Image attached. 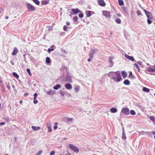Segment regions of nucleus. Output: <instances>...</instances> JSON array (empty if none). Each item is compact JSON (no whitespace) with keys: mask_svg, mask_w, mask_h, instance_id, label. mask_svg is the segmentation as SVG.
Listing matches in <instances>:
<instances>
[{"mask_svg":"<svg viewBox=\"0 0 155 155\" xmlns=\"http://www.w3.org/2000/svg\"><path fill=\"white\" fill-rule=\"evenodd\" d=\"M112 79L116 82H119L122 80L120 73L119 71L112 73Z\"/></svg>","mask_w":155,"mask_h":155,"instance_id":"1","label":"nucleus"},{"mask_svg":"<svg viewBox=\"0 0 155 155\" xmlns=\"http://www.w3.org/2000/svg\"><path fill=\"white\" fill-rule=\"evenodd\" d=\"M26 6L29 11L33 12L35 10V7L30 3H27L26 4Z\"/></svg>","mask_w":155,"mask_h":155,"instance_id":"2","label":"nucleus"},{"mask_svg":"<svg viewBox=\"0 0 155 155\" xmlns=\"http://www.w3.org/2000/svg\"><path fill=\"white\" fill-rule=\"evenodd\" d=\"M69 147L71 150L75 153H78L79 151V149L72 144H69Z\"/></svg>","mask_w":155,"mask_h":155,"instance_id":"3","label":"nucleus"},{"mask_svg":"<svg viewBox=\"0 0 155 155\" xmlns=\"http://www.w3.org/2000/svg\"><path fill=\"white\" fill-rule=\"evenodd\" d=\"M103 15L106 18H110L111 17L110 12L107 11H103L102 12Z\"/></svg>","mask_w":155,"mask_h":155,"instance_id":"4","label":"nucleus"},{"mask_svg":"<svg viewBox=\"0 0 155 155\" xmlns=\"http://www.w3.org/2000/svg\"><path fill=\"white\" fill-rule=\"evenodd\" d=\"M121 111L123 114L126 115H127L130 114L129 109L127 108H123Z\"/></svg>","mask_w":155,"mask_h":155,"instance_id":"5","label":"nucleus"},{"mask_svg":"<svg viewBox=\"0 0 155 155\" xmlns=\"http://www.w3.org/2000/svg\"><path fill=\"white\" fill-rule=\"evenodd\" d=\"M144 12L147 15V17L148 18L152 19L153 18L151 12L147 11L146 10H144Z\"/></svg>","mask_w":155,"mask_h":155,"instance_id":"6","label":"nucleus"},{"mask_svg":"<svg viewBox=\"0 0 155 155\" xmlns=\"http://www.w3.org/2000/svg\"><path fill=\"white\" fill-rule=\"evenodd\" d=\"M97 1L98 4L101 6H104L106 5L104 0H97Z\"/></svg>","mask_w":155,"mask_h":155,"instance_id":"7","label":"nucleus"},{"mask_svg":"<svg viewBox=\"0 0 155 155\" xmlns=\"http://www.w3.org/2000/svg\"><path fill=\"white\" fill-rule=\"evenodd\" d=\"M125 57L126 58L128 59L133 61H135V59L133 57L130 56L127 54H125Z\"/></svg>","mask_w":155,"mask_h":155,"instance_id":"8","label":"nucleus"},{"mask_svg":"<svg viewBox=\"0 0 155 155\" xmlns=\"http://www.w3.org/2000/svg\"><path fill=\"white\" fill-rule=\"evenodd\" d=\"M18 51V49L16 47H14L13 48V50L12 53V54L13 55H15L17 54Z\"/></svg>","mask_w":155,"mask_h":155,"instance_id":"9","label":"nucleus"},{"mask_svg":"<svg viewBox=\"0 0 155 155\" xmlns=\"http://www.w3.org/2000/svg\"><path fill=\"white\" fill-rule=\"evenodd\" d=\"M47 94L48 95H52L56 93L55 91L54 90H51L47 92Z\"/></svg>","mask_w":155,"mask_h":155,"instance_id":"10","label":"nucleus"},{"mask_svg":"<svg viewBox=\"0 0 155 155\" xmlns=\"http://www.w3.org/2000/svg\"><path fill=\"white\" fill-rule=\"evenodd\" d=\"M71 11L74 14H77L80 11L78 8H72L71 9Z\"/></svg>","mask_w":155,"mask_h":155,"instance_id":"11","label":"nucleus"},{"mask_svg":"<svg viewBox=\"0 0 155 155\" xmlns=\"http://www.w3.org/2000/svg\"><path fill=\"white\" fill-rule=\"evenodd\" d=\"M66 88L68 90H70L72 88V87L71 84H66L65 85Z\"/></svg>","mask_w":155,"mask_h":155,"instance_id":"12","label":"nucleus"},{"mask_svg":"<svg viewBox=\"0 0 155 155\" xmlns=\"http://www.w3.org/2000/svg\"><path fill=\"white\" fill-rule=\"evenodd\" d=\"M147 70L149 72H155V69L152 68L151 67H149L147 68Z\"/></svg>","mask_w":155,"mask_h":155,"instance_id":"13","label":"nucleus"},{"mask_svg":"<svg viewBox=\"0 0 155 155\" xmlns=\"http://www.w3.org/2000/svg\"><path fill=\"white\" fill-rule=\"evenodd\" d=\"M31 128L35 131L36 130H39L41 129V127H35L34 126H32Z\"/></svg>","mask_w":155,"mask_h":155,"instance_id":"14","label":"nucleus"},{"mask_svg":"<svg viewBox=\"0 0 155 155\" xmlns=\"http://www.w3.org/2000/svg\"><path fill=\"white\" fill-rule=\"evenodd\" d=\"M61 87V86L60 84H58L56 85L53 87V88L55 90H57L58 89H59Z\"/></svg>","mask_w":155,"mask_h":155,"instance_id":"15","label":"nucleus"},{"mask_svg":"<svg viewBox=\"0 0 155 155\" xmlns=\"http://www.w3.org/2000/svg\"><path fill=\"white\" fill-rule=\"evenodd\" d=\"M110 111L112 113H116L117 111V110L116 108H112L110 109Z\"/></svg>","mask_w":155,"mask_h":155,"instance_id":"16","label":"nucleus"},{"mask_svg":"<svg viewBox=\"0 0 155 155\" xmlns=\"http://www.w3.org/2000/svg\"><path fill=\"white\" fill-rule=\"evenodd\" d=\"M121 74L123 77L124 78H126L127 76V74L124 71H122Z\"/></svg>","mask_w":155,"mask_h":155,"instance_id":"17","label":"nucleus"},{"mask_svg":"<svg viewBox=\"0 0 155 155\" xmlns=\"http://www.w3.org/2000/svg\"><path fill=\"white\" fill-rule=\"evenodd\" d=\"M97 51L98 50L97 49H91L90 50V53L91 54H93L95 53L96 51Z\"/></svg>","mask_w":155,"mask_h":155,"instance_id":"18","label":"nucleus"},{"mask_svg":"<svg viewBox=\"0 0 155 155\" xmlns=\"http://www.w3.org/2000/svg\"><path fill=\"white\" fill-rule=\"evenodd\" d=\"M12 75L17 79H18L19 78L18 75L15 72H13L12 73Z\"/></svg>","mask_w":155,"mask_h":155,"instance_id":"19","label":"nucleus"},{"mask_svg":"<svg viewBox=\"0 0 155 155\" xmlns=\"http://www.w3.org/2000/svg\"><path fill=\"white\" fill-rule=\"evenodd\" d=\"M124 84L125 85H129L130 84V82L128 80L126 79L124 81Z\"/></svg>","mask_w":155,"mask_h":155,"instance_id":"20","label":"nucleus"},{"mask_svg":"<svg viewBox=\"0 0 155 155\" xmlns=\"http://www.w3.org/2000/svg\"><path fill=\"white\" fill-rule=\"evenodd\" d=\"M86 14L87 16L89 17L91 15V12L90 11H87L86 12Z\"/></svg>","mask_w":155,"mask_h":155,"instance_id":"21","label":"nucleus"},{"mask_svg":"<svg viewBox=\"0 0 155 155\" xmlns=\"http://www.w3.org/2000/svg\"><path fill=\"white\" fill-rule=\"evenodd\" d=\"M143 91L146 92H150L149 89L146 87H143Z\"/></svg>","mask_w":155,"mask_h":155,"instance_id":"22","label":"nucleus"},{"mask_svg":"<svg viewBox=\"0 0 155 155\" xmlns=\"http://www.w3.org/2000/svg\"><path fill=\"white\" fill-rule=\"evenodd\" d=\"M134 66L138 70V72L140 71V68L137 64H134Z\"/></svg>","mask_w":155,"mask_h":155,"instance_id":"23","label":"nucleus"},{"mask_svg":"<svg viewBox=\"0 0 155 155\" xmlns=\"http://www.w3.org/2000/svg\"><path fill=\"white\" fill-rule=\"evenodd\" d=\"M80 88V86L78 85H76L75 87L74 90L76 92H78L79 91Z\"/></svg>","mask_w":155,"mask_h":155,"instance_id":"24","label":"nucleus"},{"mask_svg":"<svg viewBox=\"0 0 155 155\" xmlns=\"http://www.w3.org/2000/svg\"><path fill=\"white\" fill-rule=\"evenodd\" d=\"M118 2L120 5L121 6L124 5V2L122 0H118Z\"/></svg>","mask_w":155,"mask_h":155,"instance_id":"25","label":"nucleus"},{"mask_svg":"<svg viewBox=\"0 0 155 155\" xmlns=\"http://www.w3.org/2000/svg\"><path fill=\"white\" fill-rule=\"evenodd\" d=\"M46 62L47 64H48L50 62V59L48 57H47L46 59Z\"/></svg>","mask_w":155,"mask_h":155,"instance_id":"26","label":"nucleus"},{"mask_svg":"<svg viewBox=\"0 0 155 155\" xmlns=\"http://www.w3.org/2000/svg\"><path fill=\"white\" fill-rule=\"evenodd\" d=\"M53 48H54V46H51V48H49L48 49V52H50L51 51H54V49H53Z\"/></svg>","mask_w":155,"mask_h":155,"instance_id":"27","label":"nucleus"},{"mask_svg":"<svg viewBox=\"0 0 155 155\" xmlns=\"http://www.w3.org/2000/svg\"><path fill=\"white\" fill-rule=\"evenodd\" d=\"M115 21L118 24H120L121 23V21L119 18H116L115 20Z\"/></svg>","mask_w":155,"mask_h":155,"instance_id":"28","label":"nucleus"},{"mask_svg":"<svg viewBox=\"0 0 155 155\" xmlns=\"http://www.w3.org/2000/svg\"><path fill=\"white\" fill-rule=\"evenodd\" d=\"M129 77H130L132 79H134L135 78V77L132 75V72L131 71L130 72Z\"/></svg>","mask_w":155,"mask_h":155,"instance_id":"29","label":"nucleus"},{"mask_svg":"<svg viewBox=\"0 0 155 155\" xmlns=\"http://www.w3.org/2000/svg\"><path fill=\"white\" fill-rule=\"evenodd\" d=\"M33 1L37 5H39L40 4V2L38 0H33Z\"/></svg>","mask_w":155,"mask_h":155,"instance_id":"30","label":"nucleus"},{"mask_svg":"<svg viewBox=\"0 0 155 155\" xmlns=\"http://www.w3.org/2000/svg\"><path fill=\"white\" fill-rule=\"evenodd\" d=\"M122 9L124 12L127 14L128 12L126 8L124 7H122Z\"/></svg>","mask_w":155,"mask_h":155,"instance_id":"31","label":"nucleus"},{"mask_svg":"<svg viewBox=\"0 0 155 155\" xmlns=\"http://www.w3.org/2000/svg\"><path fill=\"white\" fill-rule=\"evenodd\" d=\"M54 129L56 130L57 128V125L58 124V123L56 122L54 123Z\"/></svg>","mask_w":155,"mask_h":155,"instance_id":"32","label":"nucleus"},{"mask_svg":"<svg viewBox=\"0 0 155 155\" xmlns=\"http://www.w3.org/2000/svg\"><path fill=\"white\" fill-rule=\"evenodd\" d=\"M78 17L77 16H75L73 18L74 21L75 22H77L78 21Z\"/></svg>","mask_w":155,"mask_h":155,"instance_id":"33","label":"nucleus"},{"mask_svg":"<svg viewBox=\"0 0 155 155\" xmlns=\"http://www.w3.org/2000/svg\"><path fill=\"white\" fill-rule=\"evenodd\" d=\"M130 112V114L132 115H134L136 114V113L134 110H131Z\"/></svg>","mask_w":155,"mask_h":155,"instance_id":"34","label":"nucleus"},{"mask_svg":"<svg viewBox=\"0 0 155 155\" xmlns=\"http://www.w3.org/2000/svg\"><path fill=\"white\" fill-rule=\"evenodd\" d=\"M27 71L28 72V73L29 74L30 76H31V74L30 70L29 69L27 68Z\"/></svg>","mask_w":155,"mask_h":155,"instance_id":"35","label":"nucleus"},{"mask_svg":"<svg viewBox=\"0 0 155 155\" xmlns=\"http://www.w3.org/2000/svg\"><path fill=\"white\" fill-rule=\"evenodd\" d=\"M150 119L153 121H154L155 120V118L153 116H150Z\"/></svg>","mask_w":155,"mask_h":155,"instance_id":"36","label":"nucleus"},{"mask_svg":"<svg viewBox=\"0 0 155 155\" xmlns=\"http://www.w3.org/2000/svg\"><path fill=\"white\" fill-rule=\"evenodd\" d=\"M60 94L62 96H64L65 94V92L62 91H60Z\"/></svg>","mask_w":155,"mask_h":155,"instance_id":"37","label":"nucleus"},{"mask_svg":"<svg viewBox=\"0 0 155 155\" xmlns=\"http://www.w3.org/2000/svg\"><path fill=\"white\" fill-rule=\"evenodd\" d=\"M47 126L48 128L51 127V123L50 122H49L47 124Z\"/></svg>","mask_w":155,"mask_h":155,"instance_id":"38","label":"nucleus"},{"mask_svg":"<svg viewBox=\"0 0 155 155\" xmlns=\"http://www.w3.org/2000/svg\"><path fill=\"white\" fill-rule=\"evenodd\" d=\"M63 30L65 31H68L67 27L66 25H64V26Z\"/></svg>","mask_w":155,"mask_h":155,"instance_id":"39","label":"nucleus"},{"mask_svg":"<svg viewBox=\"0 0 155 155\" xmlns=\"http://www.w3.org/2000/svg\"><path fill=\"white\" fill-rule=\"evenodd\" d=\"M42 153V151L41 150H40L39 151V152L37 153H36L35 155H40Z\"/></svg>","mask_w":155,"mask_h":155,"instance_id":"40","label":"nucleus"},{"mask_svg":"<svg viewBox=\"0 0 155 155\" xmlns=\"http://www.w3.org/2000/svg\"><path fill=\"white\" fill-rule=\"evenodd\" d=\"M122 136V138L123 139H126V136H125V134L124 133L123 134Z\"/></svg>","mask_w":155,"mask_h":155,"instance_id":"41","label":"nucleus"},{"mask_svg":"<svg viewBox=\"0 0 155 155\" xmlns=\"http://www.w3.org/2000/svg\"><path fill=\"white\" fill-rule=\"evenodd\" d=\"M73 120L72 118H68L67 119V120L68 122H71Z\"/></svg>","mask_w":155,"mask_h":155,"instance_id":"42","label":"nucleus"},{"mask_svg":"<svg viewBox=\"0 0 155 155\" xmlns=\"http://www.w3.org/2000/svg\"><path fill=\"white\" fill-rule=\"evenodd\" d=\"M38 94L37 93H35L34 94V99H36L37 97Z\"/></svg>","mask_w":155,"mask_h":155,"instance_id":"43","label":"nucleus"},{"mask_svg":"<svg viewBox=\"0 0 155 155\" xmlns=\"http://www.w3.org/2000/svg\"><path fill=\"white\" fill-rule=\"evenodd\" d=\"M147 23L149 24H150L151 23H152V21L150 20L149 18L147 20Z\"/></svg>","mask_w":155,"mask_h":155,"instance_id":"44","label":"nucleus"},{"mask_svg":"<svg viewBox=\"0 0 155 155\" xmlns=\"http://www.w3.org/2000/svg\"><path fill=\"white\" fill-rule=\"evenodd\" d=\"M48 132H51V127H48Z\"/></svg>","mask_w":155,"mask_h":155,"instance_id":"45","label":"nucleus"},{"mask_svg":"<svg viewBox=\"0 0 155 155\" xmlns=\"http://www.w3.org/2000/svg\"><path fill=\"white\" fill-rule=\"evenodd\" d=\"M142 132H144L145 133V134H148L149 135L150 134V133L149 132H144V131H142L140 132V133H142Z\"/></svg>","mask_w":155,"mask_h":155,"instance_id":"46","label":"nucleus"},{"mask_svg":"<svg viewBox=\"0 0 155 155\" xmlns=\"http://www.w3.org/2000/svg\"><path fill=\"white\" fill-rule=\"evenodd\" d=\"M34 103L35 104H36L38 103V101L37 100H36V99H34Z\"/></svg>","mask_w":155,"mask_h":155,"instance_id":"47","label":"nucleus"},{"mask_svg":"<svg viewBox=\"0 0 155 155\" xmlns=\"http://www.w3.org/2000/svg\"><path fill=\"white\" fill-rule=\"evenodd\" d=\"M93 54H91L90 53H89V57L91 58H93Z\"/></svg>","mask_w":155,"mask_h":155,"instance_id":"48","label":"nucleus"},{"mask_svg":"<svg viewBox=\"0 0 155 155\" xmlns=\"http://www.w3.org/2000/svg\"><path fill=\"white\" fill-rule=\"evenodd\" d=\"M54 154L55 152L54 151H51L50 153V155H54Z\"/></svg>","mask_w":155,"mask_h":155,"instance_id":"49","label":"nucleus"},{"mask_svg":"<svg viewBox=\"0 0 155 155\" xmlns=\"http://www.w3.org/2000/svg\"><path fill=\"white\" fill-rule=\"evenodd\" d=\"M79 17L80 18H82L83 17V15L82 14H80L79 15Z\"/></svg>","mask_w":155,"mask_h":155,"instance_id":"50","label":"nucleus"},{"mask_svg":"<svg viewBox=\"0 0 155 155\" xmlns=\"http://www.w3.org/2000/svg\"><path fill=\"white\" fill-rule=\"evenodd\" d=\"M137 13L138 15H141V13L140 11H137Z\"/></svg>","mask_w":155,"mask_h":155,"instance_id":"51","label":"nucleus"},{"mask_svg":"<svg viewBox=\"0 0 155 155\" xmlns=\"http://www.w3.org/2000/svg\"><path fill=\"white\" fill-rule=\"evenodd\" d=\"M5 124V123L4 122H1L0 123V125H2Z\"/></svg>","mask_w":155,"mask_h":155,"instance_id":"52","label":"nucleus"},{"mask_svg":"<svg viewBox=\"0 0 155 155\" xmlns=\"http://www.w3.org/2000/svg\"><path fill=\"white\" fill-rule=\"evenodd\" d=\"M117 16L119 17H120L121 16V15L120 13L117 14Z\"/></svg>","mask_w":155,"mask_h":155,"instance_id":"53","label":"nucleus"},{"mask_svg":"<svg viewBox=\"0 0 155 155\" xmlns=\"http://www.w3.org/2000/svg\"><path fill=\"white\" fill-rule=\"evenodd\" d=\"M3 11V9L2 8H0V14Z\"/></svg>","mask_w":155,"mask_h":155,"instance_id":"54","label":"nucleus"},{"mask_svg":"<svg viewBox=\"0 0 155 155\" xmlns=\"http://www.w3.org/2000/svg\"><path fill=\"white\" fill-rule=\"evenodd\" d=\"M66 24L67 25H70V23L69 22H66Z\"/></svg>","mask_w":155,"mask_h":155,"instance_id":"55","label":"nucleus"},{"mask_svg":"<svg viewBox=\"0 0 155 155\" xmlns=\"http://www.w3.org/2000/svg\"><path fill=\"white\" fill-rule=\"evenodd\" d=\"M87 61L88 62H90L91 61V60L90 58H88L87 59Z\"/></svg>","mask_w":155,"mask_h":155,"instance_id":"56","label":"nucleus"},{"mask_svg":"<svg viewBox=\"0 0 155 155\" xmlns=\"http://www.w3.org/2000/svg\"><path fill=\"white\" fill-rule=\"evenodd\" d=\"M28 95V93H25L24 94V96H25L26 95Z\"/></svg>","mask_w":155,"mask_h":155,"instance_id":"57","label":"nucleus"},{"mask_svg":"<svg viewBox=\"0 0 155 155\" xmlns=\"http://www.w3.org/2000/svg\"><path fill=\"white\" fill-rule=\"evenodd\" d=\"M5 18L6 19H8V16H6L5 17Z\"/></svg>","mask_w":155,"mask_h":155,"instance_id":"58","label":"nucleus"},{"mask_svg":"<svg viewBox=\"0 0 155 155\" xmlns=\"http://www.w3.org/2000/svg\"><path fill=\"white\" fill-rule=\"evenodd\" d=\"M19 102L20 104H21L22 102V101L21 100Z\"/></svg>","mask_w":155,"mask_h":155,"instance_id":"59","label":"nucleus"},{"mask_svg":"<svg viewBox=\"0 0 155 155\" xmlns=\"http://www.w3.org/2000/svg\"><path fill=\"white\" fill-rule=\"evenodd\" d=\"M109 61L110 62H112V61L111 59H109Z\"/></svg>","mask_w":155,"mask_h":155,"instance_id":"60","label":"nucleus"},{"mask_svg":"<svg viewBox=\"0 0 155 155\" xmlns=\"http://www.w3.org/2000/svg\"><path fill=\"white\" fill-rule=\"evenodd\" d=\"M152 133L153 134H155V132L154 131V132H153Z\"/></svg>","mask_w":155,"mask_h":155,"instance_id":"61","label":"nucleus"},{"mask_svg":"<svg viewBox=\"0 0 155 155\" xmlns=\"http://www.w3.org/2000/svg\"><path fill=\"white\" fill-rule=\"evenodd\" d=\"M68 95H69V96H71V95L70 94H68Z\"/></svg>","mask_w":155,"mask_h":155,"instance_id":"62","label":"nucleus"},{"mask_svg":"<svg viewBox=\"0 0 155 155\" xmlns=\"http://www.w3.org/2000/svg\"><path fill=\"white\" fill-rule=\"evenodd\" d=\"M15 140H16V137H15Z\"/></svg>","mask_w":155,"mask_h":155,"instance_id":"63","label":"nucleus"},{"mask_svg":"<svg viewBox=\"0 0 155 155\" xmlns=\"http://www.w3.org/2000/svg\"><path fill=\"white\" fill-rule=\"evenodd\" d=\"M5 155H8V154H5Z\"/></svg>","mask_w":155,"mask_h":155,"instance_id":"64","label":"nucleus"}]
</instances>
